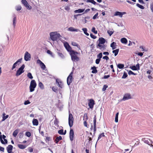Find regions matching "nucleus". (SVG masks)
<instances>
[{"mask_svg":"<svg viewBox=\"0 0 153 153\" xmlns=\"http://www.w3.org/2000/svg\"><path fill=\"white\" fill-rule=\"evenodd\" d=\"M71 56V59L73 61L75 62H77L79 60V58L78 57L77 54H79L77 52L73 50L71 51L69 53Z\"/></svg>","mask_w":153,"mask_h":153,"instance_id":"1","label":"nucleus"},{"mask_svg":"<svg viewBox=\"0 0 153 153\" xmlns=\"http://www.w3.org/2000/svg\"><path fill=\"white\" fill-rule=\"evenodd\" d=\"M50 35L51 39L53 41L56 40L60 36L59 33H57L56 32H51Z\"/></svg>","mask_w":153,"mask_h":153,"instance_id":"2","label":"nucleus"},{"mask_svg":"<svg viewBox=\"0 0 153 153\" xmlns=\"http://www.w3.org/2000/svg\"><path fill=\"white\" fill-rule=\"evenodd\" d=\"M36 86V83L34 80H32L31 81L29 86L30 91L32 92L35 90V88Z\"/></svg>","mask_w":153,"mask_h":153,"instance_id":"3","label":"nucleus"},{"mask_svg":"<svg viewBox=\"0 0 153 153\" xmlns=\"http://www.w3.org/2000/svg\"><path fill=\"white\" fill-rule=\"evenodd\" d=\"M25 68V65L23 64L17 71L16 73V76H18L24 72V69Z\"/></svg>","mask_w":153,"mask_h":153,"instance_id":"4","label":"nucleus"},{"mask_svg":"<svg viewBox=\"0 0 153 153\" xmlns=\"http://www.w3.org/2000/svg\"><path fill=\"white\" fill-rule=\"evenodd\" d=\"M74 118L72 114L69 113L68 117V124L70 127H71L73 125Z\"/></svg>","mask_w":153,"mask_h":153,"instance_id":"5","label":"nucleus"},{"mask_svg":"<svg viewBox=\"0 0 153 153\" xmlns=\"http://www.w3.org/2000/svg\"><path fill=\"white\" fill-rule=\"evenodd\" d=\"M73 72H72L70 73L67 78V83L68 85H69L73 81Z\"/></svg>","mask_w":153,"mask_h":153,"instance_id":"6","label":"nucleus"},{"mask_svg":"<svg viewBox=\"0 0 153 153\" xmlns=\"http://www.w3.org/2000/svg\"><path fill=\"white\" fill-rule=\"evenodd\" d=\"M30 54L27 52L26 51L25 54L24 59L26 61H29L31 58Z\"/></svg>","mask_w":153,"mask_h":153,"instance_id":"7","label":"nucleus"},{"mask_svg":"<svg viewBox=\"0 0 153 153\" xmlns=\"http://www.w3.org/2000/svg\"><path fill=\"white\" fill-rule=\"evenodd\" d=\"M64 46L67 51L69 53L71 51H73L72 50L71 48L67 42H65L64 43Z\"/></svg>","mask_w":153,"mask_h":153,"instance_id":"8","label":"nucleus"},{"mask_svg":"<svg viewBox=\"0 0 153 153\" xmlns=\"http://www.w3.org/2000/svg\"><path fill=\"white\" fill-rule=\"evenodd\" d=\"M89 102L88 103V105L90 108L92 109L95 104L94 101L93 99H90L88 100Z\"/></svg>","mask_w":153,"mask_h":153,"instance_id":"9","label":"nucleus"},{"mask_svg":"<svg viewBox=\"0 0 153 153\" xmlns=\"http://www.w3.org/2000/svg\"><path fill=\"white\" fill-rule=\"evenodd\" d=\"M131 98V94L129 93H127L125 94L123 96L122 99V100L125 101Z\"/></svg>","mask_w":153,"mask_h":153,"instance_id":"10","label":"nucleus"},{"mask_svg":"<svg viewBox=\"0 0 153 153\" xmlns=\"http://www.w3.org/2000/svg\"><path fill=\"white\" fill-rule=\"evenodd\" d=\"M97 48H99L102 51L105 50L106 47V45H105L98 44L97 46Z\"/></svg>","mask_w":153,"mask_h":153,"instance_id":"11","label":"nucleus"},{"mask_svg":"<svg viewBox=\"0 0 153 153\" xmlns=\"http://www.w3.org/2000/svg\"><path fill=\"white\" fill-rule=\"evenodd\" d=\"M69 137L70 140L71 141L74 139V131L73 129H71L69 132Z\"/></svg>","mask_w":153,"mask_h":153,"instance_id":"12","label":"nucleus"},{"mask_svg":"<svg viewBox=\"0 0 153 153\" xmlns=\"http://www.w3.org/2000/svg\"><path fill=\"white\" fill-rule=\"evenodd\" d=\"M13 146L11 145H9L6 148L7 152L8 153H13L12 152L13 149Z\"/></svg>","mask_w":153,"mask_h":153,"instance_id":"13","label":"nucleus"},{"mask_svg":"<svg viewBox=\"0 0 153 153\" xmlns=\"http://www.w3.org/2000/svg\"><path fill=\"white\" fill-rule=\"evenodd\" d=\"M22 59V58H21L19 59L16 62L14 63L13 64V67L12 68V70H13L14 68H15L17 64H19V63L21 62V61Z\"/></svg>","mask_w":153,"mask_h":153,"instance_id":"14","label":"nucleus"},{"mask_svg":"<svg viewBox=\"0 0 153 153\" xmlns=\"http://www.w3.org/2000/svg\"><path fill=\"white\" fill-rule=\"evenodd\" d=\"M126 13L125 12H121L119 11H117L115 12L114 14V16H119L120 17H122L123 14H126Z\"/></svg>","mask_w":153,"mask_h":153,"instance_id":"15","label":"nucleus"},{"mask_svg":"<svg viewBox=\"0 0 153 153\" xmlns=\"http://www.w3.org/2000/svg\"><path fill=\"white\" fill-rule=\"evenodd\" d=\"M56 83L58 84V85L60 88H62L63 87V84L62 81L59 79H56Z\"/></svg>","mask_w":153,"mask_h":153,"instance_id":"16","label":"nucleus"},{"mask_svg":"<svg viewBox=\"0 0 153 153\" xmlns=\"http://www.w3.org/2000/svg\"><path fill=\"white\" fill-rule=\"evenodd\" d=\"M94 133H95L96 131V116L95 115L94 118Z\"/></svg>","mask_w":153,"mask_h":153,"instance_id":"17","label":"nucleus"},{"mask_svg":"<svg viewBox=\"0 0 153 153\" xmlns=\"http://www.w3.org/2000/svg\"><path fill=\"white\" fill-rule=\"evenodd\" d=\"M98 41H99V43L98 44H103L105 42V40L102 37L99 38Z\"/></svg>","mask_w":153,"mask_h":153,"instance_id":"18","label":"nucleus"},{"mask_svg":"<svg viewBox=\"0 0 153 153\" xmlns=\"http://www.w3.org/2000/svg\"><path fill=\"white\" fill-rule=\"evenodd\" d=\"M5 115L6 114L4 113L2 115L3 117H2V119L1 120L2 122L4 121L6 119L8 118L9 115H6L5 116Z\"/></svg>","mask_w":153,"mask_h":153,"instance_id":"19","label":"nucleus"},{"mask_svg":"<svg viewBox=\"0 0 153 153\" xmlns=\"http://www.w3.org/2000/svg\"><path fill=\"white\" fill-rule=\"evenodd\" d=\"M68 30L71 31L77 32L78 31V29H75L73 27H70L68 28Z\"/></svg>","mask_w":153,"mask_h":153,"instance_id":"20","label":"nucleus"},{"mask_svg":"<svg viewBox=\"0 0 153 153\" xmlns=\"http://www.w3.org/2000/svg\"><path fill=\"white\" fill-rule=\"evenodd\" d=\"M33 124L34 126H37L38 125V121L36 119H33Z\"/></svg>","mask_w":153,"mask_h":153,"instance_id":"21","label":"nucleus"},{"mask_svg":"<svg viewBox=\"0 0 153 153\" xmlns=\"http://www.w3.org/2000/svg\"><path fill=\"white\" fill-rule=\"evenodd\" d=\"M120 41L122 43L125 44H126L127 42V40L125 38H123L121 39Z\"/></svg>","mask_w":153,"mask_h":153,"instance_id":"22","label":"nucleus"},{"mask_svg":"<svg viewBox=\"0 0 153 153\" xmlns=\"http://www.w3.org/2000/svg\"><path fill=\"white\" fill-rule=\"evenodd\" d=\"M91 69L93 70L92 73H93L96 74L97 72V71L96 67L93 66L91 68Z\"/></svg>","mask_w":153,"mask_h":153,"instance_id":"23","label":"nucleus"},{"mask_svg":"<svg viewBox=\"0 0 153 153\" xmlns=\"http://www.w3.org/2000/svg\"><path fill=\"white\" fill-rule=\"evenodd\" d=\"M62 137L61 136H59V137H56V139L55 140V143H57L60 140H61L62 139Z\"/></svg>","mask_w":153,"mask_h":153,"instance_id":"24","label":"nucleus"},{"mask_svg":"<svg viewBox=\"0 0 153 153\" xmlns=\"http://www.w3.org/2000/svg\"><path fill=\"white\" fill-rule=\"evenodd\" d=\"M18 146L19 148L21 149H24L26 147L25 145L23 144H18Z\"/></svg>","mask_w":153,"mask_h":153,"instance_id":"25","label":"nucleus"},{"mask_svg":"<svg viewBox=\"0 0 153 153\" xmlns=\"http://www.w3.org/2000/svg\"><path fill=\"white\" fill-rule=\"evenodd\" d=\"M18 133V129L16 130L13 131V136L14 137H16L17 136Z\"/></svg>","mask_w":153,"mask_h":153,"instance_id":"26","label":"nucleus"},{"mask_svg":"<svg viewBox=\"0 0 153 153\" xmlns=\"http://www.w3.org/2000/svg\"><path fill=\"white\" fill-rule=\"evenodd\" d=\"M119 49H117L116 50H113L112 51V53H114V56H116L119 52Z\"/></svg>","mask_w":153,"mask_h":153,"instance_id":"27","label":"nucleus"},{"mask_svg":"<svg viewBox=\"0 0 153 153\" xmlns=\"http://www.w3.org/2000/svg\"><path fill=\"white\" fill-rule=\"evenodd\" d=\"M86 2L87 3H91L94 5L97 4L94 0H87L86 1Z\"/></svg>","mask_w":153,"mask_h":153,"instance_id":"28","label":"nucleus"},{"mask_svg":"<svg viewBox=\"0 0 153 153\" xmlns=\"http://www.w3.org/2000/svg\"><path fill=\"white\" fill-rule=\"evenodd\" d=\"M84 10V9H79L75 11V13H81L83 12Z\"/></svg>","mask_w":153,"mask_h":153,"instance_id":"29","label":"nucleus"},{"mask_svg":"<svg viewBox=\"0 0 153 153\" xmlns=\"http://www.w3.org/2000/svg\"><path fill=\"white\" fill-rule=\"evenodd\" d=\"M72 45L74 46H76L77 48H79V49L80 48H79V46L76 42H72L71 43Z\"/></svg>","mask_w":153,"mask_h":153,"instance_id":"30","label":"nucleus"},{"mask_svg":"<svg viewBox=\"0 0 153 153\" xmlns=\"http://www.w3.org/2000/svg\"><path fill=\"white\" fill-rule=\"evenodd\" d=\"M119 115V112H117L115 115V121L116 123L118 122V116Z\"/></svg>","mask_w":153,"mask_h":153,"instance_id":"31","label":"nucleus"},{"mask_svg":"<svg viewBox=\"0 0 153 153\" xmlns=\"http://www.w3.org/2000/svg\"><path fill=\"white\" fill-rule=\"evenodd\" d=\"M82 30L83 31L84 33L87 36H89V34L88 33H87V29L86 28H83L82 29Z\"/></svg>","mask_w":153,"mask_h":153,"instance_id":"32","label":"nucleus"},{"mask_svg":"<svg viewBox=\"0 0 153 153\" xmlns=\"http://www.w3.org/2000/svg\"><path fill=\"white\" fill-rule=\"evenodd\" d=\"M88 119V116L87 113H85L84 114L83 117V120H87Z\"/></svg>","mask_w":153,"mask_h":153,"instance_id":"33","label":"nucleus"},{"mask_svg":"<svg viewBox=\"0 0 153 153\" xmlns=\"http://www.w3.org/2000/svg\"><path fill=\"white\" fill-rule=\"evenodd\" d=\"M105 136L104 135V133H102L101 134H100L99 135V136L98 137V140L100 139L101 137H104Z\"/></svg>","mask_w":153,"mask_h":153,"instance_id":"34","label":"nucleus"},{"mask_svg":"<svg viewBox=\"0 0 153 153\" xmlns=\"http://www.w3.org/2000/svg\"><path fill=\"white\" fill-rule=\"evenodd\" d=\"M39 87L41 88L42 89H43L44 88V85L42 82H39Z\"/></svg>","mask_w":153,"mask_h":153,"instance_id":"35","label":"nucleus"},{"mask_svg":"<svg viewBox=\"0 0 153 153\" xmlns=\"http://www.w3.org/2000/svg\"><path fill=\"white\" fill-rule=\"evenodd\" d=\"M117 66L119 68L122 69L124 67V65L123 64H119Z\"/></svg>","mask_w":153,"mask_h":153,"instance_id":"36","label":"nucleus"},{"mask_svg":"<svg viewBox=\"0 0 153 153\" xmlns=\"http://www.w3.org/2000/svg\"><path fill=\"white\" fill-rule=\"evenodd\" d=\"M21 1L22 3L25 6L27 5V4H28L26 0H22Z\"/></svg>","mask_w":153,"mask_h":153,"instance_id":"37","label":"nucleus"},{"mask_svg":"<svg viewBox=\"0 0 153 153\" xmlns=\"http://www.w3.org/2000/svg\"><path fill=\"white\" fill-rule=\"evenodd\" d=\"M40 66L43 70H45L46 68L45 65L43 62L40 65Z\"/></svg>","mask_w":153,"mask_h":153,"instance_id":"38","label":"nucleus"},{"mask_svg":"<svg viewBox=\"0 0 153 153\" xmlns=\"http://www.w3.org/2000/svg\"><path fill=\"white\" fill-rule=\"evenodd\" d=\"M22 9V7L20 5L17 6L16 7V9L17 11H19Z\"/></svg>","mask_w":153,"mask_h":153,"instance_id":"39","label":"nucleus"},{"mask_svg":"<svg viewBox=\"0 0 153 153\" xmlns=\"http://www.w3.org/2000/svg\"><path fill=\"white\" fill-rule=\"evenodd\" d=\"M136 5L139 8H140L141 9H143L144 8V7L143 6L140 5V4L137 3V4Z\"/></svg>","mask_w":153,"mask_h":153,"instance_id":"40","label":"nucleus"},{"mask_svg":"<svg viewBox=\"0 0 153 153\" xmlns=\"http://www.w3.org/2000/svg\"><path fill=\"white\" fill-rule=\"evenodd\" d=\"M27 76L30 79H32L33 78V76L30 73H29L27 74Z\"/></svg>","mask_w":153,"mask_h":153,"instance_id":"41","label":"nucleus"},{"mask_svg":"<svg viewBox=\"0 0 153 153\" xmlns=\"http://www.w3.org/2000/svg\"><path fill=\"white\" fill-rule=\"evenodd\" d=\"M108 87V86L107 85H104L103 86V88H102V91H105Z\"/></svg>","mask_w":153,"mask_h":153,"instance_id":"42","label":"nucleus"},{"mask_svg":"<svg viewBox=\"0 0 153 153\" xmlns=\"http://www.w3.org/2000/svg\"><path fill=\"white\" fill-rule=\"evenodd\" d=\"M130 68L133 70L136 71L137 70V67L135 66H132L130 67Z\"/></svg>","mask_w":153,"mask_h":153,"instance_id":"43","label":"nucleus"},{"mask_svg":"<svg viewBox=\"0 0 153 153\" xmlns=\"http://www.w3.org/2000/svg\"><path fill=\"white\" fill-rule=\"evenodd\" d=\"M127 76H128V75H127V74L125 72H124V73L123 76H122V79H125L126 77H127Z\"/></svg>","mask_w":153,"mask_h":153,"instance_id":"44","label":"nucleus"},{"mask_svg":"<svg viewBox=\"0 0 153 153\" xmlns=\"http://www.w3.org/2000/svg\"><path fill=\"white\" fill-rule=\"evenodd\" d=\"M16 17L15 16L13 19V24L14 27H15L16 25Z\"/></svg>","mask_w":153,"mask_h":153,"instance_id":"45","label":"nucleus"},{"mask_svg":"<svg viewBox=\"0 0 153 153\" xmlns=\"http://www.w3.org/2000/svg\"><path fill=\"white\" fill-rule=\"evenodd\" d=\"M128 73L129 75H131V74L133 75H136L137 74L134 73L131 70H130L128 71Z\"/></svg>","mask_w":153,"mask_h":153,"instance_id":"46","label":"nucleus"},{"mask_svg":"<svg viewBox=\"0 0 153 153\" xmlns=\"http://www.w3.org/2000/svg\"><path fill=\"white\" fill-rule=\"evenodd\" d=\"M91 31L94 33L95 34H97V30H95V28L94 27H93L92 30Z\"/></svg>","mask_w":153,"mask_h":153,"instance_id":"47","label":"nucleus"},{"mask_svg":"<svg viewBox=\"0 0 153 153\" xmlns=\"http://www.w3.org/2000/svg\"><path fill=\"white\" fill-rule=\"evenodd\" d=\"M25 6L26 7L27 9L28 10H30L32 8L31 7L30 5H29L28 4H27V5H25Z\"/></svg>","mask_w":153,"mask_h":153,"instance_id":"48","label":"nucleus"},{"mask_svg":"<svg viewBox=\"0 0 153 153\" xmlns=\"http://www.w3.org/2000/svg\"><path fill=\"white\" fill-rule=\"evenodd\" d=\"M52 90L55 92H56L58 91L57 88L56 87H54V86L52 87Z\"/></svg>","mask_w":153,"mask_h":153,"instance_id":"49","label":"nucleus"},{"mask_svg":"<svg viewBox=\"0 0 153 153\" xmlns=\"http://www.w3.org/2000/svg\"><path fill=\"white\" fill-rule=\"evenodd\" d=\"M0 140L1 142V143L2 144H4V141L3 140V139L2 138V135H0Z\"/></svg>","mask_w":153,"mask_h":153,"instance_id":"50","label":"nucleus"},{"mask_svg":"<svg viewBox=\"0 0 153 153\" xmlns=\"http://www.w3.org/2000/svg\"><path fill=\"white\" fill-rule=\"evenodd\" d=\"M58 133L61 135L63 134V129H60L58 131Z\"/></svg>","mask_w":153,"mask_h":153,"instance_id":"51","label":"nucleus"},{"mask_svg":"<svg viewBox=\"0 0 153 153\" xmlns=\"http://www.w3.org/2000/svg\"><path fill=\"white\" fill-rule=\"evenodd\" d=\"M102 57V53H100L97 55V57L98 58V59H100Z\"/></svg>","mask_w":153,"mask_h":153,"instance_id":"52","label":"nucleus"},{"mask_svg":"<svg viewBox=\"0 0 153 153\" xmlns=\"http://www.w3.org/2000/svg\"><path fill=\"white\" fill-rule=\"evenodd\" d=\"M25 135L29 137L31 136V133L30 132L27 131L25 133Z\"/></svg>","mask_w":153,"mask_h":153,"instance_id":"53","label":"nucleus"},{"mask_svg":"<svg viewBox=\"0 0 153 153\" xmlns=\"http://www.w3.org/2000/svg\"><path fill=\"white\" fill-rule=\"evenodd\" d=\"M58 55L61 57L62 58H63L64 57V56L63 54L61 53L58 52L57 53Z\"/></svg>","mask_w":153,"mask_h":153,"instance_id":"54","label":"nucleus"},{"mask_svg":"<svg viewBox=\"0 0 153 153\" xmlns=\"http://www.w3.org/2000/svg\"><path fill=\"white\" fill-rule=\"evenodd\" d=\"M23 132H20L19 134V137L20 138H22L23 137Z\"/></svg>","mask_w":153,"mask_h":153,"instance_id":"55","label":"nucleus"},{"mask_svg":"<svg viewBox=\"0 0 153 153\" xmlns=\"http://www.w3.org/2000/svg\"><path fill=\"white\" fill-rule=\"evenodd\" d=\"M51 140V138L50 137H46V139H45V140L46 142H47V141H49Z\"/></svg>","mask_w":153,"mask_h":153,"instance_id":"56","label":"nucleus"},{"mask_svg":"<svg viewBox=\"0 0 153 153\" xmlns=\"http://www.w3.org/2000/svg\"><path fill=\"white\" fill-rule=\"evenodd\" d=\"M98 13H97L93 17V19H96L97 18L98 16Z\"/></svg>","mask_w":153,"mask_h":153,"instance_id":"57","label":"nucleus"},{"mask_svg":"<svg viewBox=\"0 0 153 153\" xmlns=\"http://www.w3.org/2000/svg\"><path fill=\"white\" fill-rule=\"evenodd\" d=\"M30 103V102L29 101V100H27V101H25L24 103V104L25 105H27V104H29Z\"/></svg>","mask_w":153,"mask_h":153,"instance_id":"58","label":"nucleus"},{"mask_svg":"<svg viewBox=\"0 0 153 153\" xmlns=\"http://www.w3.org/2000/svg\"><path fill=\"white\" fill-rule=\"evenodd\" d=\"M116 43L114 42H112L111 44V47H112L116 46Z\"/></svg>","mask_w":153,"mask_h":153,"instance_id":"59","label":"nucleus"},{"mask_svg":"<svg viewBox=\"0 0 153 153\" xmlns=\"http://www.w3.org/2000/svg\"><path fill=\"white\" fill-rule=\"evenodd\" d=\"M100 59H97L96 60V63L97 64H99L100 63Z\"/></svg>","mask_w":153,"mask_h":153,"instance_id":"60","label":"nucleus"},{"mask_svg":"<svg viewBox=\"0 0 153 153\" xmlns=\"http://www.w3.org/2000/svg\"><path fill=\"white\" fill-rule=\"evenodd\" d=\"M90 36L91 38L94 39H95L96 38V36L93 34L92 33H91L90 34Z\"/></svg>","mask_w":153,"mask_h":153,"instance_id":"61","label":"nucleus"},{"mask_svg":"<svg viewBox=\"0 0 153 153\" xmlns=\"http://www.w3.org/2000/svg\"><path fill=\"white\" fill-rule=\"evenodd\" d=\"M150 9L153 12V2L150 4Z\"/></svg>","mask_w":153,"mask_h":153,"instance_id":"62","label":"nucleus"},{"mask_svg":"<svg viewBox=\"0 0 153 153\" xmlns=\"http://www.w3.org/2000/svg\"><path fill=\"white\" fill-rule=\"evenodd\" d=\"M107 32L110 36L112 35L113 33V32L109 30H108Z\"/></svg>","mask_w":153,"mask_h":153,"instance_id":"63","label":"nucleus"},{"mask_svg":"<svg viewBox=\"0 0 153 153\" xmlns=\"http://www.w3.org/2000/svg\"><path fill=\"white\" fill-rule=\"evenodd\" d=\"M42 62L39 59H38L37 60V64H39V65H40V64H41Z\"/></svg>","mask_w":153,"mask_h":153,"instance_id":"64","label":"nucleus"}]
</instances>
